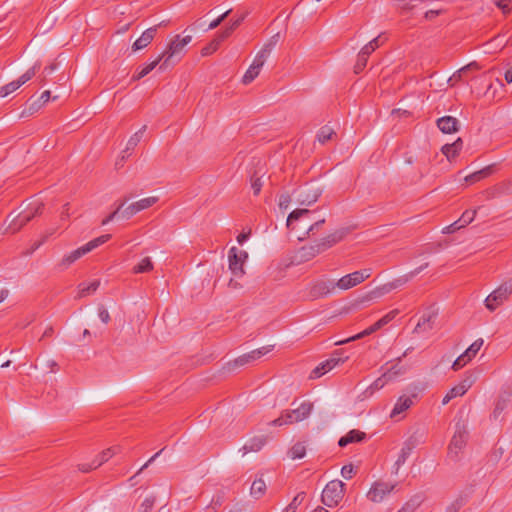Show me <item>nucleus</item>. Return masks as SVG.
<instances>
[{
  "label": "nucleus",
  "instance_id": "nucleus-1",
  "mask_svg": "<svg viewBox=\"0 0 512 512\" xmlns=\"http://www.w3.org/2000/svg\"><path fill=\"white\" fill-rule=\"evenodd\" d=\"M426 441V431L422 428H417L403 443L401 451L397 460L394 463V474H398L399 469L406 460L409 458L412 451L419 445L424 444Z\"/></svg>",
  "mask_w": 512,
  "mask_h": 512
},
{
  "label": "nucleus",
  "instance_id": "nucleus-2",
  "mask_svg": "<svg viewBox=\"0 0 512 512\" xmlns=\"http://www.w3.org/2000/svg\"><path fill=\"white\" fill-rule=\"evenodd\" d=\"M313 410V404L310 402H303L296 409L282 411L280 417L269 422L270 426H283L296 422H300L309 417Z\"/></svg>",
  "mask_w": 512,
  "mask_h": 512
},
{
  "label": "nucleus",
  "instance_id": "nucleus-3",
  "mask_svg": "<svg viewBox=\"0 0 512 512\" xmlns=\"http://www.w3.org/2000/svg\"><path fill=\"white\" fill-rule=\"evenodd\" d=\"M111 238L110 234L101 235L100 237H97L85 245L77 248L76 250L70 252L69 254L65 255L61 262L60 266L63 268L69 267L72 263L80 259L82 256L86 255L87 253L91 252L93 249L99 247L100 245L106 243Z\"/></svg>",
  "mask_w": 512,
  "mask_h": 512
},
{
  "label": "nucleus",
  "instance_id": "nucleus-4",
  "mask_svg": "<svg viewBox=\"0 0 512 512\" xmlns=\"http://www.w3.org/2000/svg\"><path fill=\"white\" fill-rule=\"evenodd\" d=\"M345 484L340 480L328 482L322 491L321 501L327 507H335L343 499Z\"/></svg>",
  "mask_w": 512,
  "mask_h": 512
},
{
  "label": "nucleus",
  "instance_id": "nucleus-5",
  "mask_svg": "<svg viewBox=\"0 0 512 512\" xmlns=\"http://www.w3.org/2000/svg\"><path fill=\"white\" fill-rule=\"evenodd\" d=\"M468 436L469 433L466 426L464 424L457 423L455 426V432L448 446L447 455L451 460L457 461L459 459V454L466 446Z\"/></svg>",
  "mask_w": 512,
  "mask_h": 512
},
{
  "label": "nucleus",
  "instance_id": "nucleus-6",
  "mask_svg": "<svg viewBox=\"0 0 512 512\" xmlns=\"http://www.w3.org/2000/svg\"><path fill=\"white\" fill-rule=\"evenodd\" d=\"M512 294V279L503 282L497 289L491 292L485 299V306L488 310L494 311Z\"/></svg>",
  "mask_w": 512,
  "mask_h": 512
},
{
  "label": "nucleus",
  "instance_id": "nucleus-7",
  "mask_svg": "<svg viewBox=\"0 0 512 512\" xmlns=\"http://www.w3.org/2000/svg\"><path fill=\"white\" fill-rule=\"evenodd\" d=\"M192 37L190 35L180 38L179 35L168 46V49L162 53L159 57H162V63L159 66V70H165L172 63V58L181 52V50L191 42Z\"/></svg>",
  "mask_w": 512,
  "mask_h": 512
},
{
  "label": "nucleus",
  "instance_id": "nucleus-8",
  "mask_svg": "<svg viewBox=\"0 0 512 512\" xmlns=\"http://www.w3.org/2000/svg\"><path fill=\"white\" fill-rule=\"evenodd\" d=\"M397 487V483H389L382 480L375 481L369 491L367 498L373 503L382 502L388 495H390Z\"/></svg>",
  "mask_w": 512,
  "mask_h": 512
},
{
  "label": "nucleus",
  "instance_id": "nucleus-9",
  "mask_svg": "<svg viewBox=\"0 0 512 512\" xmlns=\"http://www.w3.org/2000/svg\"><path fill=\"white\" fill-rule=\"evenodd\" d=\"M322 194V189L313 184H305L294 191L296 201L300 205L310 206L315 203Z\"/></svg>",
  "mask_w": 512,
  "mask_h": 512
},
{
  "label": "nucleus",
  "instance_id": "nucleus-10",
  "mask_svg": "<svg viewBox=\"0 0 512 512\" xmlns=\"http://www.w3.org/2000/svg\"><path fill=\"white\" fill-rule=\"evenodd\" d=\"M397 314H398V310H392L389 313H387L385 316H383L381 319H379L377 322H375L369 328H367L364 331H362L354 336H351L347 339L338 340L335 342V345H343V344L349 343L351 341H355V340L361 339L365 336H368V335L374 333L375 331H377L378 329L382 328L386 324H388L391 320H393L396 317Z\"/></svg>",
  "mask_w": 512,
  "mask_h": 512
},
{
  "label": "nucleus",
  "instance_id": "nucleus-11",
  "mask_svg": "<svg viewBox=\"0 0 512 512\" xmlns=\"http://www.w3.org/2000/svg\"><path fill=\"white\" fill-rule=\"evenodd\" d=\"M342 354L343 350H336L329 359L323 361L312 370L310 378H319L328 371H330L331 369H333L334 367H336L337 365H339L340 363H344L348 359V356L342 357Z\"/></svg>",
  "mask_w": 512,
  "mask_h": 512
},
{
  "label": "nucleus",
  "instance_id": "nucleus-12",
  "mask_svg": "<svg viewBox=\"0 0 512 512\" xmlns=\"http://www.w3.org/2000/svg\"><path fill=\"white\" fill-rule=\"evenodd\" d=\"M248 258V253L243 250H238L236 247L230 248L228 252L229 269L236 277H241L245 272L243 265Z\"/></svg>",
  "mask_w": 512,
  "mask_h": 512
},
{
  "label": "nucleus",
  "instance_id": "nucleus-13",
  "mask_svg": "<svg viewBox=\"0 0 512 512\" xmlns=\"http://www.w3.org/2000/svg\"><path fill=\"white\" fill-rule=\"evenodd\" d=\"M131 197L132 196H125L123 200L119 203L116 210L112 212L109 216H107L105 219H103L102 225L108 224L115 218L130 219L132 216L137 214L139 210L135 202L131 203L129 206L123 209L124 205Z\"/></svg>",
  "mask_w": 512,
  "mask_h": 512
},
{
  "label": "nucleus",
  "instance_id": "nucleus-14",
  "mask_svg": "<svg viewBox=\"0 0 512 512\" xmlns=\"http://www.w3.org/2000/svg\"><path fill=\"white\" fill-rule=\"evenodd\" d=\"M438 312L432 308L426 309L419 318L413 333L422 334L431 331L434 328Z\"/></svg>",
  "mask_w": 512,
  "mask_h": 512
},
{
  "label": "nucleus",
  "instance_id": "nucleus-15",
  "mask_svg": "<svg viewBox=\"0 0 512 512\" xmlns=\"http://www.w3.org/2000/svg\"><path fill=\"white\" fill-rule=\"evenodd\" d=\"M335 283L332 280H318L314 282L309 289L310 299L316 300L328 296L337 289Z\"/></svg>",
  "mask_w": 512,
  "mask_h": 512
},
{
  "label": "nucleus",
  "instance_id": "nucleus-16",
  "mask_svg": "<svg viewBox=\"0 0 512 512\" xmlns=\"http://www.w3.org/2000/svg\"><path fill=\"white\" fill-rule=\"evenodd\" d=\"M484 341L483 339H477L474 341L466 350L464 353H462L452 364V369L454 371H457L464 367L468 362L472 360L478 353V351L481 349Z\"/></svg>",
  "mask_w": 512,
  "mask_h": 512
},
{
  "label": "nucleus",
  "instance_id": "nucleus-17",
  "mask_svg": "<svg viewBox=\"0 0 512 512\" xmlns=\"http://www.w3.org/2000/svg\"><path fill=\"white\" fill-rule=\"evenodd\" d=\"M349 233L348 228H341L333 233L327 235L326 237L318 240V243L320 245V249L322 252L328 250L329 248L333 247L337 243H339L341 240L344 239V237Z\"/></svg>",
  "mask_w": 512,
  "mask_h": 512
},
{
  "label": "nucleus",
  "instance_id": "nucleus-18",
  "mask_svg": "<svg viewBox=\"0 0 512 512\" xmlns=\"http://www.w3.org/2000/svg\"><path fill=\"white\" fill-rule=\"evenodd\" d=\"M416 397H417L416 394H412L411 396H405V395L400 396L397 399V401L394 405V408L392 409V411L390 413V417L392 419H396L400 414L405 412L407 409H409L413 405L414 399Z\"/></svg>",
  "mask_w": 512,
  "mask_h": 512
},
{
  "label": "nucleus",
  "instance_id": "nucleus-19",
  "mask_svg": "<svg viewBox=\"0 0 512 512\" xmlns=\"http://www.w3.org/2000/svg\"><path fill=\"white\" fill-rule=\"evenodd\" d=\"M437 127L445 134L456 133L459 130V121L452 116H444L437 120Z\"/></svg>",
  "mask_w": 512,
  "mask_h": 512
},
{
  "label": "nucleus",
  "instance_id": "nucleus-20",
  "mask_svg": "<svg viewBox=\"0 0 512 512\" xmlns=\"http://www.w3.org/2000/svg\"><path fill=\"white\" fill-rule=\"evenodd\" d=\"M279 39V34L273 35L261 48V50L257 53L254 60L264 65L267 58L271 54L272 50L275 48Z\"/></svg>",
  "mask_w": 512,
  "mask_h": 512
},
{
  "label": "nucleus",
  "instance_id": "nucleus-21",
  "mask_svg": "<svg viewBox=\"0 0 512 512\" xmlns=\"http://www.w3.org/2000/svg\"><path fill=\"white\" fill-rule=\"evenodd\" d=\"M157 32V26L150 27L145 30L142 35L134 42L132 48L134 51L141 50L147 47L154 39Z\"/></svg>",
  "mask_w": 512,
  "mask_h": 512
},
{
  "label": "nucleus",
  "instance_id": "nucleus-22",
  "mask_svg": "<svg viewBox=\"0 0 512 512\" xmlns=\"http://www.w3.org/2000/svg\"><path fill=\"white\" fill-rule=\"evenodd\" d=\"M400 373V370H396V366H393L391 369H389L387 372H385L381 377L377 378L368 388L371 390V393L374 391L380 390L385 386V384L394 379L398 374Z\"/></svg>",
  "mask_w": 512,
  "mask_h": 512
},
{
  "label": "nucleus",
  "instance_id": "nucleus-23",
  "mask_svg": "<svg viewBox=\"0 0 512 512\" xmlns=\"http://www.w3.org/2000/svg\"><path fill=\"white\" fill-rule=\"evenodd\" d=\"M359 278H362V277L360 275H356L355 272L347 274V275L341 277L338 281H336V283H335L336 288H338L340 290L351 289L361 283Z\"/></svg>",
  "mask_w": 512,
  "mask_h": 512
},
{
  "label": "nucleus",
  "instance_id": "nucleus-24",
  "mask_svg": "<svg viewBox=\"0 0 512 512\" xmlns=\"http://www.w3.org/2000/svg\"><path fill=\"white\" fill-rule=\"evenodd\" d=\"M298 253L302 261H309L323 252L320 249V245L317 241L314 244L305 245L301 247Z\"/></svg>",
  "mask_w": 512,
  "mask_h": 512
},
{
  "label": "nucleus",
  "instance_id": "nucleus-25",
  "mask_svg": "<svg viewBox=\"0 0 512 512\" xmlns=\"http://www.w3.org/2000/svg\"><path fill=\"white\" fill-rule=\"evenodd\" d=\"M366 438V434L362 431L353 429L349 431L345 436L341 437L338 441L340 447H345L350 443L361 442Z\"/></svg>",
  "mask_w": 512,
  "mask_h": 512
},
{
  "label": "nucleus",
  "instance_id": "nucleus-26",
  "mask_svg": "<svg viewBox=\"0 0 512 512\" xmlns=\"http://www.w3.org/2000/svg\"><path fill=\"white\" fill-rule=\"evenodd\" d=\"M266 444V437L260 436V437H254L250 439L242 448L241 451H243V454H247L249 452H258L260 451L263 446Z\"/></svg>",
  "mask_w": 512,
  "mask_h": 512
},
{
  "label": "nucleus",
  "instance_id": "nucleus-27",
  "mask_svg": "<svg viewBox=\"0 0 512 512\" xmlns=\"http://www.w3.org/2000/svg\"><path fill=\"white\" fill-rule=\"evenodd\" d=\"M494 169H495L494 164L488 165L485 168L466 176L465 181L470 184L476 183V182L490 176L494 172Z\"/></svg>",
  "mask_w": 512,
  "mask_h": 512
},
{
  "label": "nucleus",
  "instance_id": "nucleus-28",
  "mask_svg": "<svg viewBox=\"0 0 512 512\" xmlns=\"http://www.w3.org/2000/svg\"><path fill=\"white\" fill-rule=\"evenodd\" d=\"M463 141L461 138H458L455 142L451 144H446L442 147V153L447 157L448 160L455 158L460 150L462 149Z\"/></svg>",
  "mask_w": 512,
  "mask_h": 512
},
{
  "label": "nucleus",
  "instance_id": "nucleus-29",
  "mask_svg": "<svg viewBox=\"0 0 512 512\" xmlns=\"http://www.w3.org/2000/svg\"><path fill=\"white\" fill-rule=\"evenodd\" d=\"M30 221V217L26 213L21 212L13 218L7 230L11 233H16Z\"/></svg>",
  "mask_w": 512,
  "mask_h": 512
},
{
  "label": "nucleus",
  "instance_id": "nucleus-30",
  "mask_svg": "<svg viewBox=\"0 0 512 512\" xmlns=\"http://www.w3.org/2000/svg\"><path fill=\"white\" fill-rule=\"evenodd\" d=\"M263 65L256 60L253 61V63L250 65L246 73L244 74L242 78V82L247 85L251 83L260 73L261 68Z\"/></svg>",
  "mask_w": 512,
  "mask_h": 512
},
{
  "label": "nucleus",
  "instance_id": "nucleus-31",
  "mask_svg": "<svg viewBox=\"0 0 512 512\" xmlns=\"http://www.w3.org/2000/svg\"><path fill=\"white\" fill-rule=\"evenodd\" d=\"M99 286H100L99 280H94V281L90 282L89 284L80 283L78 285V296L77 297L83 298L90 294H93L94 292H96V290L99 288Z\"/></svg>",
  "mask_w": 512,
  "mask_h": 512
},
{
  "label": "nucleus",
  "instance_id": "nucleus-32",
  "mask_svg": "<svg viewBox=\"0 0 512 512\" xmlns=\"http://www.w3.org/2000/svg\"><path fill=\"white\" fill-rule=\"evenodd\" d=\"M266 488V483L262 477L256 478L251 485L250 494L255 499H259L265 494Z\"/></svg>",
  "mask_w": 512,
  "mask_h": 512
},
{
  "label": "nucleus",
  "instance_id": "nucleus-33",
  "mask_svg": "<svg viewBox=\"0 0 512 512\" xmlns=\"http://www.w3.org/2000/svg\"><path fill=\"white\" fill-rule=\"evenodd\" d=\"M334 137H336L335 131L327 125L321 127L317 133V139L321 144L327 143Z\"/></svg>",
  "mask_w": 512,
  "mask_h": 512
},
{
  "label": "nucleus",
  "instance_id": "nucleus-34",
  "mask_svg": "<svg viewBox=\"0 0 512 512\" xmlns=\"http://www.w3.org/2000/svg\"><path fill=\"white\" fill-rule=\"evenodd\" d=\"M147 129V125H143L137 132H135L128 140L127 142V145H126V149L124 150V152H128L130 150H133L137 145L138 143L140 142L144 132L146 131Z\"/></svg>",
  "mask_w": 512,
  "mask_h": 512
},
{
  "label": "nucleus",
  "instance_id": "nucleus-35",
  "mask_svg": "<svg viewBox=\"0 0 512 512\" xmlns=\"http://www.w3.org/2000/svg\"><path fill=\"white\" fill-rule=\"evenodd\" d=\"M421 503L422 497L420 495H414L397 512H414L421 505Z\"/></svg>",
  "mask_w": 512,
  "mask_h": 512
},
{
  "label": "nucleus",
  "instance_id": "nucleus-36",
  "mask_svg": "<svg viewBox=\"0 0 512 512\" xmlns=\"http://www.w3.org/2000/svg\"><path fill=\"white\" fill-rule=\"evenodd\" d=\"M306 455V446L303 442L295 443L289 450L291 459H302Z\"/></svg>",
  "mask_w": 512,
  "mask_h": 512
},
{
  "label": "nucleus",
  "instance_id": "nucleus-37",
  "mask_svg": "<svg viewBox=\"0 0 512 512\" xmlns=\"http://www.w3.org/2000/svg\"><path fill=\"white\" fill-rule=\"evenodd\" d=\"M43 207L44 205L42 202L33 201L28 205L27 209L23 212L30 217V220H32L34 217L42 214Z\"/></svg>",
  "mask_w": 512,
  "mask_h": 512
},
{
  "label": "nucleus",
  "instance_id": "nucleus-38",
  "mask_svg": "<svg viewBox=\"0 0 512 512\" xmlns=\"http://www.w3.org/2000/svg\"><path fill=\"white\" fill-rule=\"evenodd\" d=\"M153 270V263L150 257L143 258L139 264L135 265L132 269L134 274L145 273Z\"/></svg>",
  "mask_w": 512,
  "mask_h": 512
},
{
  "label": "nucleus",
  "instance_id": "nucleus-39",
  "mask_svg": "<svg viewBox=\"0 0 512 512\" xmlns=\"http://www.w3.org/2000/svg\"><path fill=\"white\" fill-rule=\"evenodd\" d=\"M383 41L381 40V35L375 37L372 39L369 43H367L360 52L363 53V55L369 56L372 52H374L378 47L382 45Z\"/></svg>",
  "mask_w": 512,
  "mask_h": 512
},
{
  "label": "nucleus",
  "instance_id": "nucleus-40",
  "mask_svg": "<svg viewBox=\"0 0 512 512\" xmlns=\"http://www.w3.org/2000/svg\"><path fill=\"white\" fill-rule=\"evenodd\" d=\"M273 345L263 346L261 348L255 349L247 354L250 362L260 359L262 356L266 355L273 349Z\"/></svg>",
  "mask_w": 512,
  "mask_h": 512
},
{
  "label": "nucleus",
  "instance_id": "nucleus-41",
  "mask_svg": "<svg viewBox=\"0 0 512 512\" xmlns=\"http://www.w3.org/2000/svg\"><path fill=\"white\" fill-rule=\"evenodd\" d=\"M476 378L477 377L474 373L467 371L465 372V375L463 379L459 382L458 386L462 388V390H464V392L466 393L468 389H470L471 386L475 383Z\"/></svg>",
  "mask_w": 512,
  "mask_h": 512
},
{
  "label": "nucleus",
  "instance_id": "nucleus-42",
  "mask_svg": "<svg viewBox=\"0 0 512 512\" xmlns=\"http://www.w3.org/2000/svg\"><path fill=\"white\" fill-rule=\"evenodd\" d=\"M159 201V197L157 196H151L147 198L140 199L139 201H136V205L138 207L139 212L145 209L150 208L154 204H156Z\"/></svg>",
  "mask_w": 512,
  "mask_h": 512
},
{
  "label": "nucleus",
  "instance_id": "nucleus-43",
  "mask_svg": "<svg viewBox=\"0 0 512 512\" xmlns=\"http://www.w3.org/2000/svg\"><path fill=\"white\" fill-rule=\"evenodd\" d=\"M306 497L305 492H299L291 501V503L284 509L283 512H295L297 507L304 501Z\"/></svg>",
  "mask_w": 512,
  "mask_h": 512
},
{
  "label": "nucleus",
  "instance_id": "nucleus-44",
  "mask_svg": "<svg viewBox=\"0 0 512 512\" xmlns=\"http://www.w3.org/2000/svg\"><path fill=\"white\" fill-rule=\"evenodd\" d=\"M20 87H21V85L17 80L12 81V82L0 87V96L6 97L9 94H11L12 92L16 91Z\"/></svg>",
  "mask_w": 512,
  "mask_h": 512
},
{
  "label": "nucleus",
  "instance_id": "nucleus-45",
  "mask_svg": "<svg viewBox=\"0 0 512 512\" xmlns=\"http://www.w3.org/2000/svg\"><path fill=\"white\" fill-rule=\"evenodd\" d=\"M466 503V498L458 496L447 508L445 512H458Z\"/></svg>",
  "mask_w": 512,
  "mask_h": 512
},
{
  "label": "nucleus",
  "instance_id": "nucleus-46",
  "mask_svg": "<svg viewBox=\"0 0 512 512\" xmlns=\"http://www.w3.org/2000/svg\"><path fill=\"white\" fill-rule=\"evenodd\" d=\"M477 214V209L475 210H466L462 213L461 217L458 219L463 227L470 224Z\"/></svg>",
  "mask_w": 512,
  "mask_h": 512
},
{
  "label": "nucleus",
  "instance_id": "nucleus-47",
  "mask_svg": "<svg viewBox=\"0 0 512 512\" xmlns=\"http://www.w3.org/2000/svg\"><path fill=\"white\" fill-rule=\"evenodd\" d=\"M368 57L369 56H367V55H363L362 52L358 53L357 61H356V64L354 66V72L356 74H359V73H361L364 70V68L367 65Z\"/></svg>",
  "mask_w": 512,
  "mask_h": 512
},
{
  "label": "nucleus",
  "instance_id": "nucleus-48",
  "mask_svg": "<svg viewBox=\"0 0 512 512\" xmlns=\"http://www.w3.org/2000/svg\"><path fill=\"white\" fill-rule=\"evenodd\" d=\"M498 193L502 195H510L512 193V179L502 181L496 184Z\"/></svg>",
  "mask_w": 512,
  "mask_h": 512
},
{
  "label": "nucleus",
  "instance_id": "nucleus-49",
  "mask_svg": "<svg viewBox=\"0 0 512 512\" xmlns=\"http://www.w3.org/2000/svg\"><path fill=\"white\" fill-rule=\"evenodd\" d=\"M308 209H296L292 211L287 218V226L289 227L293 221L299 220L302 216L309 214Z\"/></svg>",
  "mask_w": 512,
  "mask_h": 512
},
{
  "label": "nucleus",
  "instance_id": "nucleus-50",
  "mask_svg": "<svg viewBox=\"0 0 512 512\" xmlns=\"http://www.w3.org/2000/svg\"><path fill=\"white\" fill-rule=\"evenodd\" d=\"M38 67L39 66L37 64H35L34 66H32L30 69H28L23 75H21L17 79V81L20 83L21 86L23 84H25L26 82H28L29 80H31L35 76Z\"/></svg>",
  "mask_w": 512,
  "mask_h": 512
},
{
  "label": "nucleus",
  "instance_id": "nucleus-51",
  "mask_svg": "<svg viewBox=\"0 0 512 512\" xmlns=\"http://www.w3.org/2000/svg\"><path fill=\"white\" fill-rule=\"evenodd\" d=\"M493 2L505 15L512 11V0H494Z\"/></svg>",
  "mask_w": 512,
  "mask_h": 512
},
{
  "label": "nucleus",
  "instance_id": "nucleus-52",
  "mask_svg": "<svg viewBox=\"0 0 512 512\" xmlns=\"http://www.w3.org/2000/svg\"><path fill=\"white\" fill-rule=\"evenodd\" d=\"M219 45H220L219 40L214 38L208 45H206L205 47L202 48L201 54L203 56L211 55L218 49Z\"/></svg>",
  "mask_w": 512,
  "mask_h": 512
},
{
  "label": "nucleus",
  "instance_id": "nucleus-53",
  "mask_svg": "<svg viewBox=\"0 0 512 512\" xmlns=\"http://www.w3.org/2000/svg\"><path fill=\"white\" fill-rule=\"evenodd\" d=\"M262 186L263 182L261 180V177L257 176V173L255 172L251 176V188L253 189L254 195H258L260 193Z\"/></svg>",
  "mask_w": 512,
  "mask_h": 512
},
{
  "label": "nucleus",
  "instance_id": "nucleus-54",
  "mask_svg": "<svg viewBox=\"0 0 512 512\" xmlns=\"http://www.w3.org/2000/svg\"><path fill=\"white\" fill-rule=\"evenodd\" d=\"M162 57H158L151 63L147 64L146 66L142 67L141 69H138L140 71V76L145 77L147 74H149L160 62L162 63Z\"/></svg>",
  "mask_w": 512,
  "mask_h": 512
},
{
  "label": "nucleus",
  "instance_id": "nucleus-55",
  "mask_svg": "<svg viewBox=\"0 0 512 512\" xmlns=\"http://www.w3.org/2000/svg\"><path fill=\"white\" fill-rule=\"evenodd\" d=\"M471 68H478V65L477 63L475 62H472L468 65H466L465 67L461 68L460 70L457 71V73H455L450 79L449 81H453V80H460L463 76V74H465L468 70H470Z\"/></svg>",
  "mask_w": 512,
  "mask_h": 512
},
{
  "label": "nucleus",
  "instance_id": "nucleus-56",
  "mask_svg": "<svg viewBox=\"0 0 512 512\" xmlns=\"http://www.w3.org/2000/svg\"><path fill=\"white\" fill-rule=\"evenodd\" d=\"M114 454H115V452H114L113 448H108V449L104 450L103 452H101L97 456L98 465H102L105 462H107Z\"/></svg>",
  "mask_w": 512,
  "mask_h": 512
},
{
  "label": "nucleus",
  "instance_id": "nucleus-57",
  "mask_svg": "<svg viewBox=\"0 0 512 512\" xmlns=\"http://www.w3.org/2000/svg\"><path fill=\"white\" fill-rule=\"evenodd\" d=\"M155 504V497H147L140 506L141 512H151Z\"/></svg>",
  "mask_w": 512,
  "mask_h": 512
},
{
  "label": "nucleus",
  "instance_id": "nucleus-58",
  "mask_svg": "<svg viewBox=\"0 0 512 512\" xmlns=\"http://www.w3.org/2000/svg\"><path fill=\"white\" fill-rule=\"evenodd\" d=\"M410 280H411V277L409 276V274L400 276V277L394 279L393 281H391L392 287H394V289H397V288L405 285Z\"/></svg>",
  "mask_w": 512,
  "mask_h": 512
},
{
  "label": "nucleus",
  "instance_id": "nucleus-59",
  "mask_svg": "<svg viewBox=\"0 0 512 512\" xmlns=\"http://www.w3.org/2000/svg\"><path fill=\"white\" fill-rule=\"evenodd\" d=\"M354 474H355V469H354V466L352 464L344 465L342 467V469H341V475L345 479H351Z\"/></svg>",
  "mask_w": 512,
  "mask_h": 512
},
{
  "label": "nucleus",
  "instance_id": "nucleus-60",
  "mask_svg": "<svg viewBox=\"0 0 512 512\" xmlns=\"http://www.w3.org/2000/svg\"><path fill=\"white\" fill-rule=\"evenodd\" d=\"M98 316L101 319V321L105 324H107L110 321L109 312L103 305H99L98 307Z\"/></svg>",
  "mask_w": 512,
  "mask_h": 512
},
{
  "label": "nucleus",
  "instance_id": "nucleus-61",
  "mask_svg": "<svg viewBox=\"0 0 512 512\" xmlns=\"http://www.w3.org/2000/svg\"><path fill=\"white\" fill-rule=\"evenodd\" d=\"M231 10H228L226 11L225 13H223L222 15H220L217 19H215L214 21H212L209 26H208V29L209 30H212V29H215L217 28L226 18L227 16L229 15Z\"/></svg>",
  "mask_w": 512,
  "mask_h": 512
},
{
  "label": "nucleus",
  "instance_id": "nucleus-62",
  "mask_svg": "<svg viewBox=\"0 0 512 512\" xmlns=\"http://www.w3.org/2000/svg\"><path fill=\"white\" fill-rule=\"evenodd\" d=\"M484 194L486 196V199L491 200L497 197H500V194L498 193L497 186L494 185L493 187H490L484 191Z\"/></svg>",
  "mask_w": 512,
  "mask_h": 512
},
{
  "label": "nucleus",
  "instance_id": "nucleus-63",
  "mask_svg": "<svg viewBox=\"0 0 512 512\" xmlns=\"http://www.w3.org/2000/svg\"><path fill=\"white\" fill-rule=\"evenodd\" d=\"M233 30L227 26L225 29H223L222 31H220L217 35H216V39L219 40V42H223L225 39H227L231 34H232Z\"/></svg>",
  "mask_w": 512,
  "mask_h": 512
},
{
  "label": "nucleus",
  "instance_id": "nucleus-64",
  "mask_svg": "<svg viewBox=\"0 0 512 512\" xmlns=\"http://www.w3.org/2000/svg\"><path fill=\"white\" fill-rule=\"evenodd\" d=\"M461 228H463V226L461 225L460 221L456 220L455 222H453L449 226L445 227L443 232L444 233H454V232H456L457 230H459Z\"/></svg>",
  "mask_w": 512,
  "mask_h": 512
}]
</instances>
